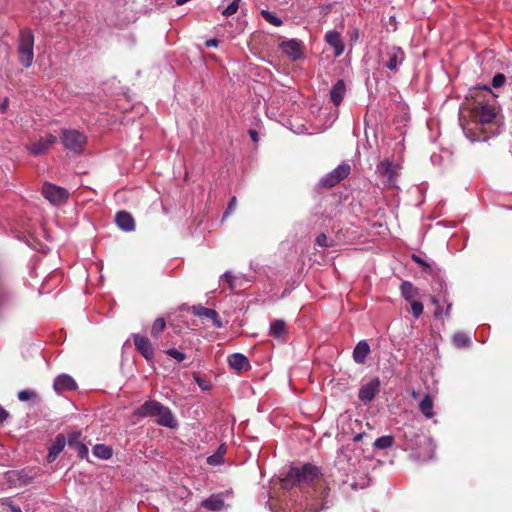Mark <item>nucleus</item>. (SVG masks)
<instances>
[{
    "mask_svg": "<svg viewBox=\"0 0 512 512\" xmlns=\"http://www.w3.org/2000/svg\"><path fill=\"white\" fill-rule=\"evenodd\" d=\"M506 82V76L503 73H497L492 78V87L494 88H500L502 87Z\"/></svg>",
    "mask_w": 512,
    "mask_h": 512,
    "instance_id": "38",
    "label": "nucleus"
},
{
    "mask_svg": "<svg viewBox=\"0 0 512 512\" xmlns=\"http://www.w3.org/2000/svg\"><path fill=\"white\" fill-rule=\"evenodd\" d=\"M117 226L126 232L133 231L135 229V220L133 216L127 211H119L115 216Z\"/></svg>",
    "mask_w": 512,
    "mask_h": 512,
    "instance_id": "15",
    "label": "nucleus"
},
{
    "mask_svg": "<svg viewBox=\"0 0 512 512\" xmlns=\"http://www.w3.org/2000/svg\"><path fill=\"white\" fill-rule=\"evenodd\" d=\"M470 343H471V338L463 332H458V333L454 334V336H453V344L457 348L467 347L470 345Z\"/></svg>",
    "mask_w": 512,
    "mask_h": 512,
    "instance_id": "29",
    "label": "nucleus"
},
{
    "mask_svg": "<svg viewBox=\"0 0 512 512\" xmlns=\"http://www.w3.org/2000/svg\"><path fill=\"white\" fill-rule=\"evenodd\" d=\"M73 448L76 450L78 456L81 459L87 458V456H88V447L84 443H77V445L74 446Z\"/></svg>",
    "mask_w": 512,
    "mask_h": 512,
    "instance_id": "39",
    "label": "nucleus"
},
{
    "mask_svg": "<svg viewBox=\"0 0 512 512\" xmlns=\"http://www.w3.org/2000/svg\"><path fill=\"white\" fill-rule=\"evenodd\" d=\"M241 0H233L223 11L222 14L226 17L232 16L237 13Z\"/></svg>",
    "mask_w": 512,
    "mask_h": 512,
    "instance_id": "33",
    "label": "nucleus"
},
{
    "mask_svg": "<svg viewBox=\"0 0 512 512\" xmlns=\"http://www.w3.org/2000/svg\"><path fill=\"white\" fill-rule=\"evenodd\" d=\"M431 302H432V304H434L436 307H437V306H439V300H438L436 297L432 296V297H431Z\"/></svg>",
    "mask_w": 512,
    "mask_h": 512,
    "instance_id": "53",
    "label": "nucleus"
},
{
    "mask_svg": "<svg viewBox=\"0 0 512 512\" xmlns=\"http://www.w3.org/2000/svg\"><path fill=\"white\" fill-rule=\"evenodd\" d=\"M165 353L171 358L175 359L177 362H182L186 359V354L178 351L175 348L168 349Z\"/></svg>",
    "mask_w": 512,
    "mask_h": 512,
    "instance_id": "36",
    "label": "nucleus"
},
{
    "mask_svg": "<svg viewBox=\"0 0 512 512\" xmlns=\"http://www.w3.org/2000/svg\"><path fill=\"white\" fill-rule=\"evenodd\" d=\"M249 135L253 142L258 141V133L255 130H249Z\"/></svg>",
    "mask_w": 512,
    "mask_h": 512,
    "instance_id": "49",
    "label": "nucleus"
},
{
    "mask_svg": "<svg viewBox=\"0 0 512 512\" xmlns=\"http://www.w3.org/2000/svg\"><path fill=\"white\" fill-rule=\"evenodd\" d=\"M394 444V437L391 435H385L379 437L374 442V447L376 449H387L390 448Z\"/></svg>",
    "mask_w": 512,
    "mask_h": 512,
    "instance_id": "30",
    "label": "nucleus"
},
{
    "mask_svg": "<svg viewBox=\"0 0 512 512\" xmlns=\"http://www.w3.org/2000/svg\"><path fill=\"white\" fill-rule=\"evenodd\" d=\"M411 305V313L415 319H418L423 313V304L420 301L413 300L410 302Z\"/></svg>",
    "mask_w": 512,
    "mask_h": 512,
    "instance_id": "34",
    "label": "nucleus"
},
{
    "mask_svg": "<svg viewBox=\"0 0 512 512\" xmlns=\"http://www.w3.org/2000/svg\"><path fill=\"white\" fill-rule=\"evenodd\" d=\"M236 204H237V199L235 196H233L231 198V200L229 201L226 211L224 212V217H227L235 209Z\"/></svg>",
    "mask_w": 512,
    "mask_h": 512,
    "instance_id": "44",
    "label": "nucleus"
},
{
    "mask_svg": "<svg viewBox=\"0 0 512 512\" xmlns=\"http://www.w3.org/2000/svg\"><path fill=\"white\" fill-rule=\"evenodd\" d=\"M166 327V321L163 317H158L155 319V321L152 323L150 334L154 339H158L162 332L165 330Z\"/></svg>",
    "mask_w": 512,
    "mask_h": 512,
    "instance_id": "28",
    "label": "nucleus"
},
{
    "mask_svg": "<svg viewBox=\"0 0 512 512\" xmlns=\"http://www.w3.org/2000/svg\"><path fill=\"white\" fill-rule=\"evenodd\" d=\"M411 258L414 262H416L417 264H419L422 267L424 272H426L428 274L433 273V267L429 263H427L424 259H422L420 256H418L416 254H412Z\"/></svg>",
    "mask_w": 512,
    "mask_h": 512,
    "instance_id": "32",
    "label": "nucleus"
},
{
    "mask_svg": "<svg viewBox=\"0 0 512 512\" xmlns=\"http://www.w3.org/2000/svg\"><path fill=\"white\" fill-rule=\"evenodd\" d=\"M260 14L269 24L273 26L280 27L283 24V21L279 17L268 10L263 9L261 10Z\"/></svg>",
    "mask_w": 512,
    "mask_h": 512,
    "instance_id": "31",
    "label": "nucleus"
},
{
    "mask_svg": "<svg viewBox=\"0 0 512 512\" xmlns=\"http://www.w3.org/2000/svg\"><path fill=\"white\" fill-rule=\"evenodd\" d=\"M134 415L142 418H155L158 425L168 428H174L177 425L171 410L156 400L144 402L134 411Z\"/></svg>",
    "mask_w": 512,
    "mask_h": 512,
    "instance_id": "2",
    "label": "nucleus"
},
{
    "mask_svg": "<svg viewBox=\"0 0 512 512\" xmlns=\"http://www.w3.org/2000/svg\"><path fill=\"white\" fill-rule=\"evenodd\" d=\"M60 138L65 149L77 154L83 152L87 144L86 135L76 129H62Z\"/></svg>",
    "mask_w": 512,
    "mask_h": 512,
    "instance_id": "4",
    "label": "nucleus"
},
{
    "mask_svg": "<svg viewBox=\"0 0 512 512\" xmlns=\"http://www.w3.org/2000/svg\"><path fill=\"white\" fill-rule=\"evenodd\" d=\"M471 117L475 122L481 124L492 123L496 118L495 107L479 101L471 108Z\"/></svg>",
    "mask_w": 512,
    "mask_h": 512,
    "instance_id": "6",
    "label": "nucleus"
},
{
    "mask_svg": "<svg viewBox=\"0 0 512 512\" xmlns=\"http://www.w3.org/2000/svg\"><path fill=\"white\" fill-rule=\"evenodd\" d=\"M315 493H317L318 497L322 500V508H326L328 504V496L330 494V488L325 481H318L315 485Z\"/></svg>",
    "mask_w": 512,
    "mask_h": 512,
    "instance_id": "26",
    "label": "nucleus"
},
{
    "mask_svg": "<svg viewBox=\"0 0 512 512\" xmlns=\"http://www.w3.org/2000/svg\"><path fill=\"white\" fill-rule=\"evenodd\" d=\"M201 506L210 511H220L224 507V500L218 495H212L203 500Z\"/></svg>",
    "mask_w": 512,
    "mask_h": 512,
    "instance_id": "24",
    "label": "nucleus"
},
{
    "mask_svg": "<svg viewBox=\"0 0 512 512\" xmlns=\"http://www.w3.org/2000/svg\"><path fill=\"white\" fill-rule=\"evenodd\" d=\"M56 142L57 137L49 134L46 137L40 138L38 141L29 144L27 149L31 155L39 156L46 153Z\"/></svg>",
    "mask_w": 512,
    "mask_h": 512,
    "instance_id": "10",
    "label": "nucleus"
},
{
    "mask_svg": "<svg viewBox=\"0 0 512 512\" xmlns=\"http://www.w3.org/2000/svg\"><path fill=\"white\" fill-rule=\"evenodd\" d=\"M316 244L320 247H331L333 240L329 238L325 233H321L316 237Z\"/></svg>",
    "mask_w": 512,
    "mask_h": 512,
    "instance_id": "35",
    "label": "nucleus"
},
{
    "mask_svg": "<svg viewBox=\"0 0 512 512\" xmlns=\"http://www.w3.org/2000/svg\"><path fill=\"white\" fill-rule=\"evenodd\" d=\"M412 397H413L414 399H416V398L418 397V393H417L416 391H413V392H412Z\"/></svg>",
    "mask_w": 512,
    "mask_h": 512,
    "instance_id": "56",
    "label": "nucleus"
},
{
    "mask_svg": "<svg viewBox=\"0 0 512 512\" xmlns=\"http://www.w3.org/2000/svg\"><path fill=\"white\" fill-rule=\"evenodd\" d=\"M361 438H362V434H358L355 436L354 440L359 441V440H361Z\"/></svg>",
    "mask_w": 512,
    "mask_h": 512,
    "instance_id": "55",
    "label": "nucleus"
},
{
    "mask_svg": "<svg viewBox=\"0 0 512 512\" xmlns=\"http://www.w3.org/2000/svg\"><path fill=\"white\" fill-rule=\"evenodd\" d=\"M219 44V40L216 39V38H212V39H209L206 41L205 45L210 48V47H217Z\"/></svg>",
    "mask_w": 512,
    "mask_h": 512,
    "instance_id": "46",
    "label": "nucleus"
},
{
    "mask_svg": "<svg viewBox=\"0 0 512 512\" xmlns=\"http://www.w3.org/2000/svg\"><path fill=\"white\" fill-rule=\"evenodd\" d=\"M66 445V437L63 434H58L55 438L54 443L49 448V453L47 456L48 462H53L58 455L63 451Z\"/></svg>",
    "mask_w": 512,
    "mask_h": 512,
    "instance_id": "19",
    "label": "nucleus"
},
{
    "mask_svg": "<svg viewBox=\"0 0 512 512\" xmlns=\"http://www.w3.org/2000/svg\"><path fill=\"white\" fill-rule=\"evenodd\" d=\"M400 167L389 161L383 160L377 165V172L383 179V184L389 188H395Z\"/></svg>",
    "mask_w": 512,
    "mask_h": 512,
    "instance_id": "5",
    "label": "nucleus"
},
{
    "mask_svg": "<svg viewBox=\"0 0 512 512\" xmlns=\"http://www.w3.org/2000/svg\"><path fill=\"white\" fill-rule=\"evenodd\" d=\"M287 334V325L284 320L276 319L270 324V335L276 339H283Z\"/></svg>",
    "mask_w": 512,
    "mask_h": 512,
    "instance_id": "22",
    "label": "nucleus"
},
{
    "mask_svg": "<svg viewBox=\"0 0 512 512\" xmlns=\"http://www.w3.org/2000/svg\"><path fill=\"white\" fill-rule=\"evenodd\" d=\"M279 47L284 54L293 60L300 59L303 55L301 42L296 39L283 41Z\"/></svg>",
    "mask_w": 512,
    "mask_h": 512,
    "instance_id": "12",
    "label": "nucleus"
},
{
    "mask_svg": "<svg viewBox=\"0 0 512 512\" xmlns=\"http://www.w3.org/2000/svg\"><path fill=\"white\" fill-rule=\"evenodd\" d=\"M34 35L30 28L20 30L18 38V59L20 64L29 68L34 60Z\"/></svg>",
    "mask_w": 512,
    "mask_h": 512,
    "instance_id": "3",
    "label": "nucleus"
},
{
    "mask_svg": "<svg viewBox=\"0 0 512 512\" xmlns=\"http://www.w3.org/2000/svg\"><path fill=\"white\" fill-rule=\"evenodd\" d=\"M433 408V398L430 394H426L419 403V410L426 418L431 419L435 415Z\"/></svg>",
    "mask_w": 512,
    "mask_h": 512,
    "instance_id": "23",
    "label": "nucleus"
},
{
    "mask_svg": "<svg viewBox=\"0 0 512 512\" xmlns=\"http://www.w3.org/2000/svg\"><path fill=\"white\" fill-rule=\"evenodd\" d=\"M388 60L385 66L390 70H396L399 63L404 60V52L400 48H392L388 53Z\"/></svg>",
    "mask_w": 512,
    "mask_h": 512,
    "instance_id": "21",
    "label": "nucleus"
},
{
    "mask_svg": "<svg viewBox=\"0 0 512 512\" xmlns=\"http://www.w3.org/2000/svg\"><path fill=\"white\" fill-rule=\"evenodd\" d=\"M223 462L224 458L220 456V453L217 452L207 458V463L209 465L216 466L222 464Z\"/></svg>",
    "mask_w": 512,
    "mask_h": 512,
    "instance_id": "40",
    "label": "nucleus"
},
{
    "mask_svg": "<svg viewBox=\"0 0 512 512\" xmlns=\"http://www.w3.org/2000/svg\"><path fill=\"white\" fill-rule=\"evenodd\" d=\"M80 436H81L80 432H72V433H70L68 435V440H67L68 445L70 447H74V446L77 445V443H81L79 441Z\"/></svg>",
    "mask_w": 512,
    "mask_h": 512,
    "instance_id": "42",
    "label": "nucleus"
},
{
    "mask_svg": "<svg viewBox=\"0 0 512 512\" xmlns=\"http://www.w3.org/2000/svg\"><path fill=\"white\" fill-rule=\"evenodd\" d=\"M326 42L334 48V55L340 56L344 52V43L341 40V36L337 31H329L325 35Z\"/></svg>",
    "mask_w": 512,
    "mask_h": 512,
    "instance_id": "17",
    "label": "nucleus"
},
{
    "mask_svg": "<svg viewBox=\"0 0 512 512\" xmlns=\"http://www.w3.org/2000/svg\"><path fill=\"white\" fill-rule=\"evenodd\" d=\"M193 314L198 317H205L212 321L213 325L216 328H221L223 326V323L217 313L216 310L211 308H206L201 305L193 306L192 307Z\"/></svg>",
    "mask_w": 512,
    "mask_h": 512,
    "instance_id": "13",
    "label": "nucleus"
},
{
    "mask_svg": "<svg viewBox=\"0 0 512 512\" xmlns=\"http://www.w3.org/2000/svg\"><path fill=\"white\" fill-rule=\"evenodd\" d=\"M379 391L380 380L378 377H375L359 389L358 398L364 403H369L374 399Z\"/></svg>",
    "mask_w": 512,
    "mask_h": 512,
    "instance_id": "11",
    "label": "nucleus"
},
{
    "mask_svg": "<svg viewBox=\"0 0 512 512\" xmlns=\"http://www.w3.org/2000/svg\"><path fill=\"white\" fill-rule=\"evenodd\" d=\"M7 107H8V100L5 99V101L0 105L1 112L4 113L6 111V109H7Z\"/></svg>",
    "mask_w": 512,
    "mask_h": 512,
    "instance_id": "51",
    "label": "nucleus"
},
{
    "mask_svg": "<svg viewBox=\"0 0 512 512\" xmlns=\"http://www.w3.org/2000/svg\"><path fill=\"white\" fill-rule=\"evenodd\" d=\"M9 506L11 507L12 512H22L20 507H18L16 505L9 504Z\"/></svg>",
    "mask_w": 512,
    "mask_h": 512,
    "instance_id": "52",
    "label": "nucleus"
},
{
    "mask_svg": "<svg viewBox=\"0 0 512 512\" xmlns=\"http://www.w3.org/2000/svg\"><path fill=\"white\" fill-rule=\"evenodd\" d=\"M321 476L320 468L311 463L294 466L289 469L286 477L282 480V486L286 489L293 486H315Z\"/></svg>",
    "mask_w": 512,
    "mask_h": 512,
    "instance_id": "1",
    "label": "nucleus"
},
{
    "mask_svg": "<svg viewBox=\"0 0 512 512\" xmlns=\"http://www.w3.org/2000/svg\"><path fill=\"white\" fill-rule=\"evenodd\" d=\"M93 454L100 459L107 460L112 457L113 450L107 445L97 444L93 447Z\"/></svg>",
    "mask_w": 512,
    "mask_h": 512,
    "instance_id": "27",
    "label": "nucleus"
},
{
    "mask_svg": "<svg viewBox=\"0 0 512 512\" xmlns=\"http://www.w3.org/2000/svg\"><path fill=\"white\" fill-rule=\"evenodd\" d=\"M53 388L57 393H62L64 391L75 390L77 388V384L71 376L61 374L54 380Z\"/></svg>",
    "mask_w": 512,
    "mask_h": 512,
    "instance_id": "14",
    "label": "nucleus"
},
{
    "mask_svg": "<svg viewBox=\"0 0 512 512\" xmlns=\"http://www.w3.org/2000/svg\"><path fill=\"white\" fill-rule=\"evenodd\" d=\"M370 354V346L369 344L362 340L357 343L353 350V359L357 364H363Z\"/></svg>",
    "mask_w": 512,
    "mask_h": 512,
    "instance_id": "20",
    "label": "nucleus"
},
{
    "mask_svg": "<svg viewBox=\"0 0 512 512\" xmlns=\"http://www.w3.org/2000/svg\"><path fill=\"white\" fill-rule=\"evenodd\" d=\"M8 416V411L0 405V424L3 423L8 418Z\"/></svg>",
    "mask_w": 512,
    "mask_h": 512,
    "instance_id": "45",
    "label": "nucleus"
},
{
    "mask_svg": "<svg viewBox=\"0 0 512 512\" xmlns=\"http://www.w3.org/2000/svg\"><path fill=\"white\" fill-rule=\"evenodd\" d=\"M42 194L54 205L64 202L69 196L66 189L47 182L42 187Z\"/></svg>",
    "mask_w": 512,
    "mask_h": 512,
    "instance_id": "9",
    "label": "nucleus"
},
{
    "mask_svg": "<svg viewBox=\"0 0 512 512\" xmlns=\"http://www.w3.org/2000/svg\"><path fill=\"white\" fill-rule=\"evenodd\" d=\"M131 338L133 340L136 351L140 353L148 362L153 361L155 350L151 340L147 336L139 333H133Z\"/></svg>",
    "mask_w": 512,
    "mask_h": 512,
    "instance_id": "8",
    "label": "nucleus"
},
{
    "mask_svg": "<svg viewBox=\"0 0 512 512\" xmlns=\"http://www.w3.org/2000/svg\"><path fill=\"white\" fill-rule=\"evenodd\" d=\"M480 90H483L485 91L487 94H491L493 96H495L493 93H492V90L490 89L489 86L487 85H484V86H479V87H474L473 89L470 90V95L472 98H475L477 95H478V92Z\"/></svg>",
    "mask_w": 512,
    "mask_h": 512,
    "instance_id": "41",
    "label": "nucleus"
},
{
    "mask_svg": "<svg viewBox=\"0 0 512 512\" xmlns=\"http://www.w3.org/2000/svg\"><path fill=\"white\" fill-rule=\"evenodd\" d=\"M346 94V84L344 80H338L330 91V100L335 106H339Z\"/></svg>",
    "mask_w": 512,
    "mask_h": 512,
    "instance_id": "18",
    "label": "nucleus"
},
{
    "mask_svg": "<svg viewBox=\"0 0 512 512\" xmlns=\"http://www.w3.org/2000/svg\"><path fill=\"white\" fill-rule=\"evenodd\" d=\"M443 314H444V313H443V310L441 309V307H440V306H437V307H436V310H435V312H434V316H435L436 318H439V317H441Z\"/></svg>",
    "mask_w": 512,
    "mask_h": 512,
    "instance_id": "50",
    "label": "nucleus"
},
{
    "mask_svg": "<svg viewBox=\"0 0 512 512\" xmlns=\"http://www.w3.org/2000/svg\"><path fill=\"white\" fill-rule=\"evenodd\" d=\"M451 306H452L451 303L447 304L446 310H445V312H443L446 316L449 315L450 310H451Z\"/></svg>",
    "mask_w": 512,
    "mask_h": 512,
    "instance_id": "54",
    "label": "nucleus"
},
{
    "mask_svg": "<svg viewBox=\"0 0 512 512\" xmlns=\"http://www.w3.org/2000/svg\"><path fill=\"white\" fill-rule=\"evenodd\" d=\"M37 394L33 390L25 389L18 392V399L20 401H29L35 398Z\"/></svg>",
    "mask_w": 512,
    "mask_h": 512,
    "instance_id": "37",
    "label": "nucleus"
},
{
    "mask_svg": "<svg viewBox=\"0 0 512 512\" xmlns=\"http://www.w3.org/2000/svg\"><path fill=\"white\" fill-rule=\"evenodd\" d=\"M226 451H227V448H226L225 444H221L216 452L220 453V456H222L224 458Z\"/></svg>",
    "mask_w": 512,
    "mask_h": 512,
    "instance_id": "48",
    "label": "nucleus"
},
{
    "mask_svg": "<svg viewBox=\"0 0 512 512\" xmlns=\"http://www.w3.org/2000/svg\"><path fill=\"white\" fill-rule=\"evenodd\" d=\"M197 384L204 390L208 389L209 387L205 384V381L201 379L199 376L194 377Z\"/></svg>",
    "mask_w": 512,
    "mask_h": 512,
    "instance_id": "47",
    "label": "nucleus"
},
{
    "mask_svg": "<svg viewBox=\"0 0 512 512\" xmlns=\"http://www.w3.org/2000/svg\"><path fill=\"white\" fill-rule=\"evenodd\" d=\"M223 279L228 283L229 288L231 290H234V288H235V286H234V279H235V277L230 272L227 271V272L224 273Z\"/></svg>",
    "mask_w": 512,
    "mask_h": 512,
    "instance_id": "43",
    "label": "nucleus"
},
{
    "mask_svg": "<svg viewBox=\"0 0 512 512\" xmlns=\"http://www.w3.org/2000/svg\"><path fill=\"white\" fill-rule=\"evenodd\" d=\"M351 172V167L347 163H342L337 166L332 172L325 175L320 184L324 188H332L339 184L342 180L346 179Z\"/></svg>",
    "mask_w": 512,
    "mask_h": 512,
    "instance_id": "7",
    "label": "nucleus"
},
{
    "mask_svg": "<svg viewBox=\"0 0 512 512\" xmlns=\"http://www.w3.org/2000/svg\"><path fill=\"white\" fill-rule=\"evenodd\" d=\"M401 293L403 297L411 302L415 300L416 297L419 296V290L416 288L411 282L403 281L400 286Z\"/></svg>",
    "mask_w": 512,
    "mask_h": 512,
    "instance_id": "25",
    "label": "nucleus"
},
{
    "mask_svg": "<svg viewBox=\"0 0 512 512\" xmlns=\"http://www.w3.org/2000/svg\"><path fill=\"white\" fill-rule=\"evenodd\" d=\"M228 364L237 372H242L250 368L249 360L240 353H234L228 356Z\"/></svg>",
    "mask_w": 512,
    "mask_h": 512,
    "instance_id": "16",
    "label": "nucleus"
}]
</instances>
